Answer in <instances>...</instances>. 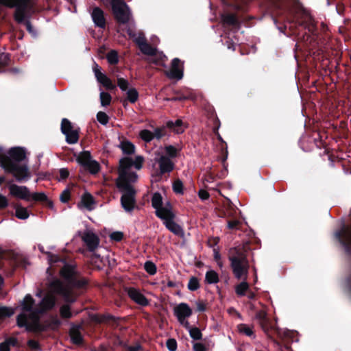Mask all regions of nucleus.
<instances>
[{
  "label": "nucleus",
  "instance_id": "nucleus-1",
  "mask_svg": "<svg viewBox=\"0 0 351 351\" xmlns=\"http://www.w3.org/2000/svg\"><path fill=\"white\" fill-rule=\"evenodd\" d=\"M47 254L50 265L47 272L51 267H60L59 274L66 283L65 285L60 279L55 278L49 282V289L61 295L66 303H73L77 298L75 291L86 289L88 280L82 276L74 261L66 257H60L51 252H47Z\"/></svg>",
  "mask_w": 351,
  "mask_h": 351
},
{
  "label": "nucleus",
  "instance_id": "nucleus-2",
  "mask_svg": "<svg viewBox=\"0 0 351 351\" xmlns=\"http://www.w3.org/2000/svg\"><path fill=\"white\" fill-rule=\"evenodd\" d=\"M228 260L234 278L243 280L235 287V293L238 296H244L249 289L247 279L250 269V262L245 247L237 246L230 248Z\"/></svg>",
  "mask_w": 351,
  "mask_h": 351
},
{
  "label": "nucleus",
  "instance_id": "nucleus-3",
  "mask_svg": "<svg viewBox=\"0 0 351 351\" xmlns=\"http://www.w3.org/2000/svg\"><path fill=\"white\" fill-rule=\"evenodd\" d=\"M55 299L53 296L46 295L40 301L38 307L34 308V311L30 315L23 313L17 316L16 323L20 328L25 329H45L40 323V317L47 311L53 308Z\"/></svg>",
  "mask_w": 351,
  "mask_h": 351
},
{
  "label": "nucleus",
  "instance_id": "nucleus-4",
  "mask_svg": "<svg viewBox=\"0 0 351 351\" xmlns=\"http://www.w3.org/2000/svg\"><path fill=\"white\" fill-rule=\"evenodd\" d=\"M8 7L15 8L14 19L19 24L25 25L27 32L33 34L34 29L30 19L36 12L35 3L33 0H8Z\"/></svg>",
  "mask_w": 351,
  "mask_h": 351
},
{
  "label": "nucleus",
  "instance_id": "nucleus-5",
  "mask_svg": "<svg viewBox=\"0 0 351 351\" xmlns=\"http://www.w3.org/2000/svg\"><path fill=\"white\" fill-rule=\"evenodd\" d=\"M1 166L9 173L12 174L19 182L27 181L31 177L29 168L26 165L14 162L6 154H0Z\"/></svg>",
  "mask_w": 351,
  "mask_h": 351
},
{
  "label": "nucleus",
  "instance_id": "nucleus-6",
  "mask_svg": "<svg viewBox=\"0 0 351 351\" xmlns=\"http://www.w3.org/2000/svg\"><path fill=\"white\" fill-rule=\"evenodd\" d=\"M335 238L345 254L351 258V226L343 223L340 229L335 232Z\"/></svg>",
  "mask_w": 351,
  "mask_h": 351
},
{
  "label": "nucleus",
  "instance_id": "nucleus-7",
  "mask_svg": "<svg viewBox=\"0 0 351 351\" xmlns=\"http://www.w3.org/2000/svg\"><path fill=\"white\" fill-rule=\"evenodd\" d=\"M113 5L111 7L112 12L117 23L119 24H127L130 19L129 8L124 0H112Z\"/></svg>",
  "mask_w": 351,
  "mask_h": 351
},
{
  "label": "nucleus",
  "instance_id": "nucleus-8",
  "mask_svg": "<svg viewBox=\"0 0 351 351\" xmlns=\"http://www.w3.org/2000/svg\"><path fill=\"white\" fill-rule=\"evenodd\" d=\"M174 315L177 317L178 322L186 329H199L195 326L189 327L188 318L191 316L193 311L186 303H180L174 307Z\"/></svg>",
  "mask_w": 351,
  "mask_h": 351
},
{
  "label": "nucleus",
  "instance_id": "nucleus-9",
  "mask_svg": "<svg viewBox=\"0 0 351 351\" xmlns=\"http://www.w3.org/2000/svg\"><path fill=\"white\" fill-rule=\"evenodd\" d=\"M128 189H119L123 193L121 197V204L124 210L127 213H132L136 206V193L134 188L128 187Z\"/></svg>",
  "mask_w": 351,
  "mask_h": 351
},
{
  "label": "nucleus",
  "instance_id": "nucleus-10",
  "mask_svg": "<svg viewBox=\"0 0 351 351\" xmlns=\"http://www.w3.org/2000/svg\"><path fill=\"white\" fill-rule=\"evenodd\" d=\"M93 320L98 324H104L108 326L119 327V329H127V326H122L123 319L116 317L110 314H96L93 316Z\"/></svg>",
  "mask_w": 351,
  "mask_h": 351
},
{
  "label": "nucleus",
  "instance_id": "nucleus-11",
  "mask_svg": "<svg viewBox=\"0 0 351 351\" xmlns=\"http://www.w3.org/2000/svg\"><path fill=\"white\" fill-rule=\"evenodd\" d=\"M138 175L135 172L122 171L119 173V178L117 180L116 185L119 189H128V187L134 188L130 183L136 182Z\"/></svg>",
  "mask_w": 351,
  "mask_h": 351
},
{
  "label": "nucleus",
  "instance_id": "nucleus-12",
  "mask_svg": "<svg viewBox=\"0 0 351 351\" xmlns=\"http://www.w3.org/2000/svg\"><path fill=\"white\" fill-rule=\"evenodd\" d=\"M183 62H182L179 58H175L171 61V66L170 71L167 72L166 75L170 79L179 80L183 77Z\"/></svg>",
  "mask_w": 351,
  "mask_h": 351
},
{
  "label": "nucleus",
  "instance_id": "nucleus-13",
  "mask_svg": "<svg viewBox=\"0 0 351 351\" xmlns=\"http://www.w3.org/2000/svg\"><path fill=\"white\" fill-rule=\"evenodd\" d=\"M82 240L84 241L88 250L90 252H95L100 242L98 236L89 231L84 233L82 237Z\"/></svg>",
  "mask_w": 351,
  "mask_h": 351
},
{
  "label": "nucleus",
  "instance_id": "nucleus-14",
  "mask_svg": "<svg viewBox=\"0 0 351 351\" xmlns=\"http://www.w3.org/2000/svg\"><path fill=\"white\" fill-rule=\"evenodd\" d=\"M126 292L129 298L138 305L146 306L149 304L147 298L138 289L129 287L126 289Z\"/></svg>",
  "mask_w": 351,
  "mask_h": 351
},
{
  "label": "nucleus",
  "instance_id": "nucleus-15",
  "mask_svg": "<svg viewBox=\"0 0 351 351\" xmlns=\"http://www.w3.org/2000/svg\"><path fill=\"white\" fill-rule=\"evenodd\" d=\"M9 189L12 195L26 201L30 200V193L27 186L14 184L10 185Z\"/></svg>",
  "mask_w": 351,
  "mask_h": 351
},
{
  "label": "nucleus",
  "instance_id": "nucleus-16",
  "mask_svg": "<svg viewBox=\"0 0 351 351\" xmlns=\"http://www.w3.org/2000/svg\"><path fill=\"white\" fill-rule=\"evenodd\" d=\"M157 162L159 165V173L158 176H162L163 174L170 173L174 169V163L171 159L166 156H162L158 160Z\"/></svg>",
  "mask_w": 351,
  "mask_h": 351
},
{
  "label": "nucleus",
  "instance_id": "nucleus-17",
  "mask_svg": "<svg viewBox=\"0 0 351 351\" xmlns=\"http://www.w3.org/2000/svg\"><path fill=\"white\" fill-rule=\"evenodd\" d=\"M91 16L95 25L100 28L104 29L106 25V20L104 11L99 7L93 8Z\"/></svg>",
  "mask_w": 351,
  "mask_h": 351
},
{
  "label": "nucleus",
  "instance_id": "nucleus-18",
  "mask_svg": "<svg viewBox=\"0 0 351 351\" xmlns=\"http://www.w3.org/2000/svg\"><path fill=\"white\" fill-rule=\"evenodd\" d=\"M221 21L223 25L232 26L237 29H239L241 23L236 14L224 13L221 14Z\"/></svg>",
  "mask_w": 351,
  "mask_h": 351
},
{
  "label": "nucleus",
  "instance_id": "nucleus-19",
  "mask_svg": "<svg viewBox=\"0 0 351 351\" xmlns=\"http://www.w3.org/2000/svg\"><path fill=\"white\" fill-rule=\"evenodd\" d=\"M95 204L93 196L88 193L85 192L81 197L80 201L77 203V207L79 208H85L88 210H92L94 208L93 204Z\"/></svg>",
  "mask_w": 351,
  "mask_h": 351
},
{
  "label": "nucleus",
  "instance_id": "nucleus-20",
  "mask_svg": "<svg viewBox=\"0 0 351 351\" xmlns=\"http://www.w3.org/2000/svg\"><path fill=\"white\" fill-rule=\"evenodd\" d=\"M8 154V157L18 164L24 160L26 156L25 150L22 147H12L9 149Z\"/></svg>",
  "mask_w": 351,
  "mask_h": 351
},
{
  "label": "nucleus",
  "instance_id": "nucleus-21",
  "mask_svg": "<svg viewBox=\"0 0 351 351\" xmlns=\"http://www.w3.org/2000/svg\"><path fill=\"white\" fill-rule=\"evenodd\" d=\"M213 133L217 136V138L218 139V141H220L222 144H224V146H223V145H222V146H221V152H222V154L223 155V158H222V163H223V165L224 167V170L221 171V174H222L223 176H225L226 173L227 171V169H226V161L227 160L228 154V148H227V144L223 141V139L221 137V136L220 135V134L219 132V130H213Z\"/></svg>",
  "mask_w": 351,
  "mask_h": 351
},
{
  "label": "nucleus",
  "instance_id": "nucleus-22",
  "mask_svg": "<svg viewBox=\"0 0 351 351\" xmlns=\"http://www.w3.org/2000/svg\"><path fill=\"white\" fill-rule=\"evenodd\" d=\"M155 214L156 217L164 220V221L174 219L176 217L171 208H168L167 206H163L162 208H160V209L156 210Z\"/></svg>",
  "mask_w": 351,
  "mask_h": 351
},
{
  "label": "nucleus",
  "instance_id": "nucleus-23",
  "mask_svg": "<svg viewBox=\"0 0 351 351\" xmlns=\"http://www.w3.org/2000/svg\"><path fill=\"white\" fill-rule=\"evenodd\" d=\"M165 227L174 234L183 237L184 231L182 227L174 221V219H170L167 221H164Z\"/></svg>",
  "mask_w": 351,
  "mask_h": 351
},
{
  "label": "nucleus",
  "instance_id": "nucleus-24",
  "mask_svg": "<svg viewBox=\"0 0 351 351\" xmlns=\"http://www.w3.org/2000/svg\"><path fill=\"white\" fill-rule=\"evenodd\" d=\"M166 127L177 134H182L184 131L183 122L181 119H177L175 121H168L166 123Z\"/></svg>",
  "mask_w": 351,
  "mask_h": 351
},
{
  "label": "nucleus",
  "instance_id": "nucleus-25",
  "mask_svg": "<svg viewBox=\"0 0 351 351\" xmlns=\"http://www.w3.org/2000/svg\"><path fill=\"white\" fill-rule=\"evenodd\" d=\"M119 147L125 155H132L135 153V145L128 140H123L121 142Z\"/></svg>",
  "mask_w": 351,
  "mask_h": 351
},
{
  "label": "nucleus",
  "instance_id": "nucleus-26",
  "mask_svg": "<svg viewBox=\"0 0 351 351\" xmlns=\"http://www.w3.org/2000/svg\"><path fill=\"white\" fill-rule=\"evenodd\" d=\"M34 300L31 296V295L27 294L24 298L23 304H22V309L24 312L28 313L27 315H30L32 312L34 311L33 306L34 305Z\"/></svg>",
  "mask_w": 351,
  "mask_h": 351
},
{
  "label": "nucleus",
  "instance_id": "nucleus-27",
  "mask_svg": "<svg viewBox=\"0 0 351 351\" xmlns=\"http://www.w3.org/2000/svg\"><path fill=\"white\" fill-rule=\"evenodd\" d=\"M302 25L313 35L318 34L316 22L311 17L305 19Z\"/></svg>",
  "mask_w": 351,
  "mask_h": 351
},
{
  "label": "nucleus",
  "instance_id": "nucleus-28",
  "mask_svg": "<svg viewBox=\"0 0 351 351\" xmlns=\"http://www.w3.org/2000/svg\"><path fill=\"white\" fill-rule=\"evenodd\" d=\"M134 165V160L129 157H123L119 160V174L122 171H128Z\"/></svg>",
  "mask_w": 351,
  "mask_h": 351
},
{
  "label": "nucleus",
  "instance_id": "nucleus-29",
  "mask_svg": "<svg viewBox=\"0 0 351 351\" xmlns=\"http://www.w3.org/2000/svg\"><path fill=\"white\" fill-rule=\"evenodd\" d=\"M92 160V156L89 151L82 152L77 158V162L85 167Z\"/></svg>",
  "mask_w": 351,
  "mask_h": 351
},
{
  "label": "nucleus",
  "instance_id": "nucleus-30",
  "mask_svg": "<svg viewBox=\"0 0 351 351\" xmlns=\"http://www.w3.org/2000/svg\"><path fill=\"white\" fill-rule=\"evenodd\" d=\"M167 60V57L162 53H158L156 52V54L154 56H151L150 58L147 59V61L156 66H162L165 61Z\"/></svg>",
  "mask_w": 351,
  "mask_h": 351
},
{
  "label": "nucleus",
  "instance_id": "nucleus-31",
  "mask_svg": "<svg viewBox=\"0 0 351 351\" xmlns=\"http://www.w3.org/2000/svg\"><path fill=\"white\" fill-rule=\"evenodd\" d=\"M79 132L80 129H74L66 134H64L66 136V141L69 144H75L79 141Z\"/></svg>",
  "mask_w": 351,
  "mask_h": 351
},
{
  "label": "nucleus",
  "instance_id": "nucleus-32",
  "mask_svg": "<svg viewBox=\"0 0 351 351\" xmlns=\"http://www.w3.org/2000/svg\"><path fill=\"white\" fill-rule=\"evenodd\" d=\"M152 206L156 210L162 208V197L159 192H156L153 194L152 197Z\"/></svg>",
  "mask_w": 351,
  "mask_h": 351
},
{
  "label": "nucleus",
  "instance_id": "nucleus-33",
  "mask_svg": "<svg viewBox=\"0 0 351 351\" xmlns=\"http://www.w3.org/2000/svg\"><path fill=\"white\" fill-rule=\"evenodd\" d=\"M218 274L214 270L208 271L205 276V282L208 284H215L219 282Z\"/></svg>",
  "mask_w": 351,
  "mask_h": 351
},
{
  "label": "nucleus",
  "instance_id": "nucleus-34",
  "mask_svg": "<svg viewBox=\"0 0 351 351\" xmlns=\"http://www.w3.org/2000/svg\"><path fill=\"white\" fill-rule=\"evenodd\" d=\"M139 49L143 54L149 56H154L156 54V52H158L157 49L153 47L151 45L147 43V42L145 43Z\"/></svg>",
  "mask_w": 351,
  "mask_h": 351
},
{
  "label": "nucleus",
  "instance_id": "nucleus-35",
  "mask_svg": "<svg viewBox=\"0 0 351 351\" xmlns=\"http://www.w3.org/2000/svg\"><path fill=\"white\" fill-rule=\"evenodd\" d=\"M30 198L36 202H48L49 206H53V202L48 199L47 196L44 193H34L32 195H30Z\"/></svg>",
  "mask_w": 351,
  "mask_h": 351
},
{
  "label": "nucleus",
  "instance_id": "nucleus-36",
  "mask_svg": "<svg viewBox=\"0 0 351 351\" xmlns=\"http://www.w3.org/2000/svg\"><path fill=\"white\" fill-rule=\"evenodd\" d=\"M84 168L86 170H88L91 174H96L100 171L101 167L98 162H97L96 160H92Z\"/></svg>",
  "mask_w": 351,
  "mask_h": 351
},
{
  "label": "nucleus",
  "instance_id": "nucleus-37",
  "mask_svg": "<svg viewBox=\"0 0 351 351\" xmlns=\"http://www.w3.org/2000/svg\"><path fill=\"white\" fill-rule=\"evenodd\" d=\"M16 343L17 341L15 338H8L4 342L0 343V351H10V347L14 346Z\"/></svg>",
  "mask_w": 351,
  "mask_h": 351
},
{
  "label": "nucleus",
  "instance_id": "nucleus-38",
  "mask_svg": "<svg viewBox=\"0 0 351 351\" xmlns=\"http://www.w3.org/2000/svg\"><path fill=\"white\" fill-rule=\"evenodd\" d=\"M99 83L102 84L106 89L108 90H113L116 89L117 86L114 84L112 80L108 77L106 75H104L100 80V81H97Z\"/></svg>",
  "mask_w": 351,
  "mask_h": 351
},
{
  "label": "nucleus",
  "instance_id": "nucleus-39",
  "mask_svg": "<svg viewBox=\"0 0 351 351\" xmlns=\"http://www.w3.org/2000/svg\"><path fill=\"white\" fill-rule=\"evenodd\" d=\"M15 215L20 219H26L29 216L27 209L21 206H17L16 207Z\"/></svg>",
  "mask_w": 351,
  "mask_h": 351
},
{
  "label": "nucleus",
  "instance_id": "nucleus-40",
  "mask_svg": "<svg viewBox=\"0 0 351 351\" xmlns=\"http://www.w3.org/2000/svg\"><path fill=\"white\" fill-rule=\"evenodd\" d=\"M13 314L14 311L12 308L6 306H0V323L6 318L11 317Z\"/></svg>",
  "mask_w": 351,
  "mask_h": 351
},
{
  "label": "nucleus",
  "instance_id": "nucleus-41",
  "mask_svg": "<svg viewBox=\"0 0 351 351\" xmlns=\"http://www.w3.org/2000/svg\"><path fill=\"white\" fill-rule=\"evenodd\" d=\"M69 337L73 343L80 344L82 343L83 337L80 330H69Z\"/></svg>",
  "mask_w": 351,
  "mask_h": 351
},
{
  "label": "nucleus",
  "instance_id": "nucleus-42",
  "mask_svg": "<svg viewBox=\"0 0 351 351\" xmlns=\"http://www.w3.org/2000/svg\"><path fill=\"white\" fill-rule=\"evenodd\" d=\"M207 111L210 117H215L213 121L214 127L213 130H219V128L220 127V121L219 118L217 117L215 109L213 108V106H210Z\"/></svg>",
  "mask_w": 351,
  "mask_h": 351
},
{
  "label": "nucleus",
  "instance_id": "nucleus-43",
  "mask_svg": "<svg viewBox=\"0 0 351 351\" xmlns=\"http://www.w3.org/2000/svg\"><path fill=\"white\" fill-rule=\"evenodd\" d=\"M60 130L62 133L64 134L74 129L72 123L68 119L63 118L61 121Z\"/></svg>",
  "mask_w": 351,
  "mask_h": 351
},
{
  "label": "nucleus",
  "instance_id": "nucleus-44",
  "mask_svg": "<svg viewBox=\"0 0 351 351\" xmlns=\"http://www.w3.org/2000/svg\"><path fill=\"white\" fill-rule=\"evenodd\" d=\"M106 58L110 64L115 65L119 62L118 53L115 50L110 51L106 55Z\"/></svg>",
  "mask_w": 351,
  "mask_h": 351
},
{
  "label": "nucleus",
  "instance_id": "nucleus-45",
  "mask_svg": "<svg viewBox=\"0 0 351 351\" xmlns=\"http://www.w3.org/2000/svg\"><path fill=\"white\" fill-rule=\"evenodd\" d=\"M60 317L62 319H69L72 317V313L71 311V308L69 304H64L60 307Z\"/></svg>",
  "mask_w": 351,
  "mask_h": 351
},
{
  "label": "nucleus",
  "instance_id": "nucleus-46",
  "mask_svg": "<svg viewBox=\"0 0 351 351\" xmlns=\"http://www.w3.org/2000/svg\"><path fill=\"white\" fill-rule=\"evenodd\" d=\"M139 136L146 143H149L154 139L153 132L146 129L140 132Z\"/></svg>",
  "mask_w": 351,
  "mask_h": 351
},
{
  "label": "nucleus",
  "instance_id": "nucleus-47",
  "mask_svg": "<svg viewBox=\"0 0 351 351\" xmlns=\"http://www.w3.org/2000/svg\"><path fill=\"white\" fill-rule=\"evenodd\" d=\"M138 99V93L134 88L129 89L127 92V100L130 103H135Z\"/></svg>",
  "mask_w": 351,
  "mask_h": 351
},
{
  "label": "nucleus",
  "instance_id": "nucleus-48",
  "mask_svg": "<svg viewBox=\"0 0 351 351\" xmlns=\"http://www.w3.org/2000/svg\"><path fill=\"white\" fill-rule=\"evenodd\" d=\"M167 127H158L155 128L153 132L154 138H156L158 140L162 138L163 136L167 135Z\"/></svg>",
  "mask_w": 351,
  "mask_h": 351
},
{
  "label": "nucleus",
  "instance_id": "nucleus-49",
  "mask_svg": "<svg viewBox=\"0 0 351 351\" xmlns=\"http://www.w3.org/2000/svg\"><path fill=\"white\" fill-rule=\"evenodd\" d=\"M173 191L176 194L184 193V184L180 179H176L173 183Z\"/></svg>",
  "mask_w": 351,
  "mask_h": 351
},
{
  "label": "nucleus",
  "instance_id": "nucleus-50",
  "mask_svg": "<svg viewBox=\"0 0 351 351\" xmlns=\"http://www.w3.org/2000/svg\"><path fill=\"white\" fill-rule=\"evenodd\" d=\"M144 269L149 275H154L157 271L156 265L150 261H147L145 263Z\"/></svg>",
  "mask_w": 351,
  "mask_h": 351
},
{
  "label": "nucleus",
  "instance_id": "nucleus-51",
  "mask_svg": "<svg viewBox=\"0 0 351 351\" xmlns=\"http://www.w3.org/2000/svg\"><path fill=\"white\" fill-rule=\"evenodd\" d=\"M101 104L103 106H107L110 104L112 97L108 93L101 92L100 93Z\"/></svg>",
  "mask_w": 351,
  "mask_h": 351
},
{
  "label": "nucleus",
  "instance_id": "nucleus-52",
  "mask_svg": "<svg viewBox=\"0 0 351 351\" xmlns=\"http://www.w3.org/2000/svg\"><path fill=\"white\" fill-rule=\"evenodd\" d=\"M199 282L196 277H191L189 281L187 287L190 291H194L199 288Z\"/></svg>",
  "mask_w": 351,
  "mask_h": 351
},
{
  "label": "nucleus",
  "instance_id": "nucleus-53",
  "mask_svg": "<svg viewBox=\"0 0 351 351\" xmlns=\"http://www.w3.org/2000/svg\"><path fill=\"white\" fill-rule=\"evenodd\" d=\"M258 316L259 317L260 319H261V324H262V329L263 330H265V329H280L279 328H274L273 326H265L266 323L268 322V319L266 316V314L263 312H259L258 313Z\"/></svg>",
  "mask_w": 351,
  "mask_h": 351
},
{
  "label": "nucleus",
  "instance_id": "nucleus-54",
  "mask_svg": "<svg viewBox=\"0 0 351 351\" xmlns=\"http://www.w3.org/2000/svg\"><path fill=\"white\" fill-rule=\"evenodd\" d=\"M165 152L169 158H176L178 154L179 150L173 145H167L165 147Z\"/></svg>",
  "mask_w": 351,
  "mask_h": 351
},
{
  "label": "nucleus",
  "instance_id": "nucleus-55",
  "mask_svg": "<svg viewBox=\"0 0 351 351\" xmlns=\"http://www.w3.org/2000/svg\"><path fill=\"white\" fill-rule=\"evenodd\" d=\"M207 305L208 303L206 301L202 300H198L195 302V311L199 313L205 312L207 309Z\"/></svg>",
  "mask_w": 351,
  "mask_h": 351
},
{
  "label": "nucleus",
  "instance_id": "nucleus-56",
  "mask_svg": "<svg viewBox=\"0 0 351 351\" xmlns=\"http://www.w3.org/2000/svg\"><path fill=\"white\" fill-rule=\"evenodd\" d=\"M97 121L102 125H106L108 123L109 117L104 112L99 111L97 114Z\"/></svg>",
  "mask_w": 351,
  "mask_h": 351
},
{
  "label": "nucleus",
  "instance_id": "nucleus-57",
  "mask_svg": "<svg viewBox=\"0 0 351 351\" xmlns=\"http://www.w3.org/2000/svg\"><path fill=\"white\" fill-rule=\"evenodd\" d=\"M10 60V55L8 53H0V67L8 66Z\"/></svg>",
  "mask_w": 351,
  "mask_h": 351
},
{
  "label": "nucleus",
  "instance_id": "nucleus-58",
  "mask_svg": "<svg viewBox=\"0 0 351 351\" xmlns=\"http://www.w3.org/2000/svg\"><path fill=\"white\" fill-rule=\"evenodd\" d=\"M117 86L120 88L121 90L125 91L128 88L129 82L127 80L122 77H119L117 79Z\"/></svg>",
  "mask_w": 351,
  "mask_h": 351
},
{
  "label": "nucleus",
  "instance_id": "nucleus-59",
  "mask_svg": "<svg viewBox=\"0 0 351 351\" xmlns=\"http://www.w3.org/2000/svg\"><path fill=\"white\" fill-rule=\"evenodd\" d=\"M71 198V192L69 189L64 190L60 195V200L62 203H67Z\"/></svg>",
  "mask_w": 351,
  "mask_h": 351
},
{
  "label": "nucleus",
  "instance_id": "nucleus-60",
  "mask_svg": "<svg viewBox=\"0 0 351 351\" xmlns=\"http://www.w3.org/2000/svg\"><path fill=\"white\" fill-rule=\"evenodd\" d=\"M110 238L114 241L119 242L123 239V233L119 231L113 232L110 234Z\"/></svg>",
  "mask_w": 351,
  "mask_h": 351
},
{
  "label": "nucleus",
  "instance_id": "nucleus-61",
  "mask_svg": "<svg viewBox=\"0 0 351 351\" xmlns=\"http://www.w3.org/2000/svg\"><path fill=\"white\" fill-rule=\"evenodd\" d=\"M93 71L95 73V77L97 81H100L101 78L105 75L101 73L100 71V68L99 67L97 63H94V66L93 67Z\"/></svg>",
  "mask_w": 351,
  "mask_h": 351
},
{
  "label": "nucleus",
  "instance_id": "nucleus-62",
  "mask_svg": "<svg viewBox=\"0 0 351 351\" xmlns=\"http://www.w3.org/2000/svg\"><path fill=\"white\" fill-rule=\"evenodd\" d=\"M143 162L144 158L141 156H138L135 158L133 166H134L136 169L139 170L142 168Z\"/></svg>",
  "mask_w": 351,
  "mask_h": 351
},
{
  "label": "nucleus",
  "instance_id": "nucleus-63",
  "mask_svg": "<svg viewBox=\"0 0 351 351\" xmlns=\"http://www.w3.org/2000/svg\"><path fill=\"white\" fill-rule=\"evenodd\" d=\"M167 347L169 351H176L177 349V343L174 339H169L167 341Z\"/></svg>",
  "mask_w": 351,
  "mask_h": 351
},
{
  "label": "nucleus",
  "instance_id": "nucleus-64",
  "mask_svg": "<svg viewBox=\"0 0 351 351\" xmlns=\"http://www.w3.org/2000/svg\"><path fill=\"white\" fill-rule=\"evenodd\" d=\"M227 223H228L227 226H228V229L234 230V229H237L241 223L239 220L234 219V220H228Z\"/></svg>",
  "mask_w": 351,
  "mask_h": 351
}]
</instances>
